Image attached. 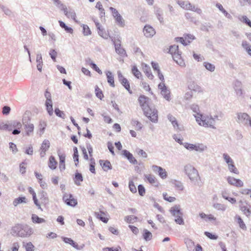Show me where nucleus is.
Returning <instances> with one entry per match:
<instances>
[{
    "mask_svg": "<svg viewBox=\"0 0 251 251\" xmlns=\"http://www.w3.org/2000/svg\"><path fill=\"white\" fill-rule=\"evenodd\" d=\"M12 233L13 235L16 234L19 237H25L32 234V229L27 226H22L20 225H17L12 229Z\"/></svg>",
    "mask_w": 251,
    "mask_h": 251,
    "instance_id": "obj_1",
    "label": "nucleus"
},
{
    "mask_svg": "<svg viewBox=\"0 0 251 251\" xmlns=\"http://www.w3.org/2000/svg\"><path fill=\"white\" fill-rule=\"evenodd\" d=\"M184 170L185 174L192 182L196 183L200 179L198 171L191 165H185Z\"/></svg>",
    "mask_w": 251,
    "mask_h": 251,
    "instance_id": "obj_2",
    "label": "nucleus"
},
{
    "mask_svg": "<svg viewBox=\"0 0 251 251\" xmlns=\"http://www.w3.org/2000/svg\"><path fill=\"white\" fill-rule=\"evenodd\" d=\"M191 109L195 114L194 116L198 124L201 126H208V124L206 123V117L200 113L198 105L193 104L190 106Z\"/></svg>",
    "mask_w": 251,
    "mask_h": 251,
    "instance_id": "obj_3",
    "label": "nucleus"
},
{
    "mask_svg": "<svg viewBox=\"0 0 251 251\" xmlns=\"http://www.w3.org/2000/svg\"><path fill=\"white\" fill-rule=\"evenodd\" d=\"M144 115L147 117L153 123H157L158 121L157 110L155 108H151L150 106L144 108L143 109Z\"/></svg>",
    "mask_w": 251,
    "mask_h": 251,
    "instance_id": "obj_4",
    "label": "nucleus"
},
{
    "mask_svg": "<svg viewBox=\"0 0 251 251\" xmlns=\"http://www.w3.org/2000/svg\"><path fill=\"white\" fill-rule=\"evenodd\" d=\"M223 116V114L221 112L219 113V115H214L213 117L210 116V117H206V123L208 124V126H203L205 127H211L213 129H216V127L214 126L215 123V120H220V118H222Z\"/></svg>",
    "mask_w": 251,
    "mask_h": 251,
    "instance_id": "obj_5",
    "label": "nucleus"
},
{
    "mask_svg": "<svg viewBox=\"0 0 251 251\" xmlns=\"http://www.w3.org/2000/svg\"><path fill=\"white\" fill-rule=\"evenodd\" d=\"M63 200L69 206L74 207L77 204V200L73 197L72 194L68 195L65 193L63 196Z\"/></svg>",
    "mask_w": 251,
    "mask_h": 251,
    "instance_id": "obj_6",
    "label": "nucleus"
},
{
    "mask_svg": "<svg viewBox=\"0 0 251 251\" xmlns=\"http://www.w3.org/2000/svg\"><path fill=\"white\" fill-rule=\"evenodd\" d=\"M143 31L144 35L147 38L152 37L155 34L154 29L150 25H146Z\"/></svg>",
    "mask_w": 251,
    "mask_h": 251,
    "instance_id": "obj_7",
    "label": "nucleus"
},
{
    "mask_svg": "<svg viewBox=\"0 0 251 251\" xmlns=\"http://www.w3.org/2000/svg\"><path fill=\"white\" fill-rule=\"evenodd\" d=\"M138 100L142 110L144 109V108H146L149 106V104L150 99L148 97L144 95H141L139 97Z\"/></svg>",
    "mask_w": 251,
    "mask_h": 251,
    "instance_id": "obj_8",
    "label": "nucleus"
},
{
    "mask_svg": "<svg viewBox=\"0 0 251 251\" xmlns=\"http://www.w3.org/2000/svg\"><path fill=\"white\" fill-rule=\"evenodd\" d=\"M122 154L126 158L130 163L137 164L138 163L137 160L133 157L132 153L126 150L122 151Z\"/></svg>",
    "mask_w": 251,
    "mask_h": 251,
    "instance_id": "obj_9",
    "label": "nucleus"
},
{
    "mask_svg": "<svg viewBox=\"0 0 251 251\" xmlns=\"http://www.w3.org/2000/svg\"><path fill=\"white\" fill-rule=\"evenodd\" d=\"M61 6H62L61 10H63L65 15L69 18H71L73 20H74L75 22H76L75 19V13L74 10H70L69 11H67V8L65 5L64 4H61Z\"/></svg>",
    "mask_w": 251,
    "mask_h": 251,
    "instance_id": "obj_10",
    "label": "nucleus"
},
{
    "mask_svg": "<svg viewBox=\"0 0 251 251\" xmlns=\"http://www.w3.org/2000/svg\"><path fill=\"white\" fill-rule=\"evenodd\" d=\"M112 41L114 43L116 52L118 54L122 55L125 54H126L125 50L123 48H121V45L120 40H117V41H115V40L114 41L113 39H112Z\"/></svg>",
    "mask_w": 251,
    "mask_h": 251,
    "instance_id": "obj_11",
    "label": "nucleus"
},
{
    "mask_svg": "<svg viewBox=\"0 0 251 251\" xmlns=\"http://www.w3.org/2000/svg\"><path fill=\"white\" fill-rule=\"evenodd\" d=\"M181 52H180L179 53H175L174 55L172 56V57L174 60L180 66L184 67L185 66V63L184 60L182 59L181 57Z\"/></svg>",
    "mask_w": 251,
    "mask_h": 251,
    "instance_id": "obj_12",
    "label": "nucleus"
},
{
    "mask_svg": "<svg viewBox=\"0 0 251 251\" xmlns=\"http://www.w3.org/2000/svg\"><path fill=\"white\" fill-rule=\"evenodd\" d=\"M152 169L154 172H157L159 176L163 179L166 178L167 172L165 170L161 167L153 165Z\"/></svg>",
    "mask_w": 251,
    "mask_h": 251,
    "instance_id": "obj_13",
    "label": "nucleus"
},
{
    "mask_svg": "<svg viewBox=\"0 0 251 251\" xmlns=\"http://www.w3.org/2000/svg\"><path fill=\"white\" fill-rule=\"evenodd\" d=\"M170 212L174 217L182 215V212L180 211V206L179 205H175L174 206L172 207L170 209Z\"/></svg>",
    "mask_w": 251,
    "mask_h": 251,
    "instance_id": "obj_14",
    "label": "nucleus"
},
{
    "mask_svg": "<svg viewBox=\"0 0 251 251\" xmlns=\"http://www.w3.org/2000/svg\"><path fill=\"white\" fill-rule=\"evenodd\" d=\"M142 69L143 71L146 74L147 77L150 79H152L153 78V75L151 72L150 67L146 64H143Z\"/></svg>",
    "mask_w": 251,
    "mask_h": 251,
    "instance_id": "obj_15",
    "label": "nucleus"
},
{
    "mask_svg": "<svg viewBox=\"0 0 251 251\" xmlns=\"http://www.w3.org/2000/svg\"><path fill=\"white\" fill-rule=\"evenodd\" d=\"M99 162L104 171L112 169V166L109 161L100 160Z\"/></svg>",
    "mask_w": 251,
    "mask_h": 251,
    "instance_id": "obj_16",
    "label": "nucleus"
},
{
    "mask_svg": "<svg viewBox=\"0 0 251 251\" xmlns=\"http://www.w3.org/2000/svg\"><path fill=\"white\" fill-rule=\"evenodd\" d=\"M36 62H37V70L41 72L43 62L42 60V57L40 52H38L36 55Z\"/></svg>",
    "mask_w": 251,
    "mask_h": 251,
    "instance_id": "obj_17",
    "label": "nucleus"
},
{
    "mask_svg": "<svg viewBox=\"0 0 251 251\" xmlns=\"http://www.w3.org/2000/svg\"><path fill=\"white\" fill-rule=\"evenodd\" d=\"M106 77L107 79V82L112 87H115L114 84V78L112 73L110 71H107L106 73Z\"/></svg>",
    "mask_w": 251,
    "mask_h": 251,
    "instance_id": "obj_18",
    "label": "nucleus"
},
{
    "mask_svg": "<svg viewBox=\"0 0 251 251\" xmlns=\"http://www.w3.org/2000/svg\"><path fill=\"white\" fill-rule=\"evenodd\" d=\"M27 202V199L25 197H20L15 199L13 202V204L15 206H17L18 204L21 203H26Z\"/></svg>",
    "mask_w": 251,
    "mask_h": 251,
    "instance_id": "obj_19",
    "label": "nucleus"
},
{
    "mask_svg": "<svg viewBox=\"0 0 251 251\" xmlns=\"http://www.w3.org/2000/svg\"><path fill=\"white\" fill-rule=\"evenodd\" d=\"M25 129L26 134L28 136L30 135V133H32L34 130V125L33 124L29 123L27 124L24 125Z\"/></svg>",
    "mask_w": 251,
    "mask_h": 251,
    "instance_id": "obj_20",
    "label": "nucleus"
},
{
    "mask_svg": "<svg viewBox=\"0 0 251 251\" xmlns=\"http://www.w3.org/2000/svg\"><path fill=\"white\" fill-rule=\"evenodd\" d=\"M31 220L32 222L35 224H42L46 221L44 219L39 217L35 214H32Z\"/></svg>",
    "mask_w": 251,
    "mask_h": 251,
    "instance_id": "obj_21",
    "label": "nucleus"
},
{
    "mask_svg": "<svg viewBox=\"0 0 251 251\" xmlns=\"http://www.w3.org/2000/svg\"><path fill=\"white\" fill-rule=\"evenodd\" d=\"M143 238L146 241H150L152 239V233L146 229L143 230Z\"/></svg>",
    "mask_w": 251,
    "mask_h": 251,
    "instance_id": "obj_22",
    "label": "nucleus"
},
{
    "mask_svg": "<svg viewBox=\"0 0 251 251\" xmlns=\"http://www.w3.org/2000/svg\"><path fill=\"white\" fill-rule=\"evenodd\" d=\"M207 149L206 146L202 144H195L194 150L199 152H203Z\"/></svg>",
    "mask_w": 251,
    "mask_h": 251,
    "instance_id": "obj_23",
    "label": "nucleus"
},
{
    "mask_svg": "<svg viewBox=\"0 0 251 251\" xmlns=\"http://www.w3.org/2000/svg\"><path fill=\"white\" fill-rule=\"evenodd\" d=\"M216 6L222 13H224L226 17L229 19L232 18V16L227 12V11L224 8L222 4L218 3L216 4Z\"/></svg>",
    "mask_w": 251,
    "mask_h": 251,
    "instance_id": "obj_24",
    "label": "nucleus"
},
{
    "mask_svg": "<svg viewBox=\"0 0 251 251\" xmlns=\"http://www.w3.org/2000/svg\"><path fill=\"white\" fill-rule=\"evenodd\" d=\"M180 51L178 50V46L177 45H172L170 47L168 53L172 54V55H174L175 53H179Z\"/></svg>",
    "mask_w": 251,
    "mask_h": 251,
    "instance_id": "obj_25",
    "label": "nucleus"
},
{
    "mask_svg": "<svg viewBox=\"0 0 251 251\" xmlns=\"http://www.w3.org/2000/svg\"><path fill=\"white\" fill-rule=\"evenodd\" d=\"M57 162L55 161V158L51 156L49 159V167L52 170H54L56 168Z\"/></svg>",
    "mask_w": 251,
    "mask_h": 251,
    "instance_id": "obj_26",
    "label": "nucleus"
},
{
    "mask_svg": "<svg viewBox=\"0 0 251 251\" xmlns=\"http://www.w3.org/2000/svg\"><path fill=\"white\" fill-rule=\"evenodd\" d=\"M241 83L239 81H236L235 83V90L238 96H241L242 90L241 88Z\"/></svg>",
    "mask_w": 251,
    "mask_h": 251,
    "instance_id": "obj_27",
    "label": "nucleus"
},
{
    "mask_svg": "<svg viewBox=\"0 0 251 251\" xmlns=\"http://www.w3.org/2000/svg\"><path fill=\"white\" fill-rule=\"evenodd\" d=\"M172 183L177 189L181 191L183 190L184 186L183 183L181 181L176 180H172Z\"/></svg>",
    "mask_w": 251,
    "mask_h": 251,
    "instance_id": "obj_28",
    "label": "nucleus"
},
{
    "mask_svg": "<svg viewBox=\"0 0 251 251\" xmlns=\"http://www.w3.org/2000/svg\"><path fill=\"white\" fill-rule=\"evenodd\" d=\"M203 65L206 70L211 72H213L215 70V65L210 63L204 62H203Z\"/></svg>",
    "mask_w": 251,
    "mask_h": 251,
    "instance_id": "obj_29",
    "label": "nucleus"
},
{
    "mask_svg": "<svg viewBox=\"0 0 251 251\" xmlns=\"http://www.w3.org/2000/svg\"><path fill=\"white\" fill-rule=\"evenodd\" d=\"M30 120V118L29 117V112L26 111L23 116V118H22L23 125H24L25 124H27V123H30L29 122Z\"/></svg>",
    "mask_w": 251,
    "mask_h": 251,
    "instance_id": "obj_30",
    "label": "nucleus"
},
{
    "mask_svg": "<svg viewBox=\"0 0 251 251\" xmlns=\"http://www.w3.org/2000/svg\"><path fill=\"white\" fill-rule=\"evenodd\" d=\"M137 219L138 218L134 215L127 216L125 218V221L126 222L131 224H133L135 222Z\"/></svg>",
    "mask_w": 251,
    "mask_h": 251,
    "instance_id": "obj_31",
    "label": "nucleus"
},
{
    "mask_svg": "<svg viewBox=\"0 0 251 251\" xmlns=\"http://www.w3.org/2000/svg\"><path fill=\"white\" fill-rule=\"evenodd\" d=\"M161 95L163 96L164 98L167 100L169 101L170 100V92L167 88L163 89L161 91Z\"/></svg>",
    "mask_w": 251,
    "mask_h": 251,
    "instance_id": "obj_32",
    "label": "nucleus"
},
{
    "mask_svg": "<svg viewBox=\"0 0 251 251\" xmlns=\"http://www.w3.org/2000/svg\"><path fill=\"white\" fill-rule=\"evenodd\" d=\"M155 15L156 16V17L157 19L159 20V22L161 24L163 23L164 22V19L162 17V12L160 8H158L155 10Z\"/></svg>",
    "mask_w": 251,
    "mask_h": 251,
    "instance_id": "obj_33",
    "label": "nucleus"
},
{
    "mask_svg": "<svg viewBox=\"0 0 251 251\" xmlns=\"http://www.w3.org/2000/svg\"><path fill=\"white\" fill-rule=\"evenodd\" d=\"M122 85L125 88V89L128 91L130 94H132V91L130 89L129 82L126 78H125L121 82H120Z\"/></svg>",
    "mask_w": 251,
    "mask_h": 251,
    "instance_id": "obj_34",
    "label": "nucleus"
},
{
    "mask_svg": "<svg viewBox=\"0 0 251 251\" xmlns=\"http://www.w3.org/2000/svg\"><path fill=\"white\" fill-rule=\"evenodd\" d=\"M87 62L89 63L92 68L98 73H99L100 75H101L102 74V71L99 69V68L97 66V65L95 63H94L90 59H89V60L87 61Z\"/></svg>",
    "mask_w": 251,
    "mask_h": 251,
    "instance_id": "obj_35",
    "label": "nucleus"
},
{
    "mask_svg": "<svg viewBox=\"0 0 251 251\" xmlns=\"http://www.w3.org/2000/svg\"><path fill=\"white\" fill-rule=\"evenodd\" d=\"M75 183L76 185L79 186L80 185L79 181H83V177L81 174L76 173L75 174Z\"/></svg>",
    "mask_w": 251,
    "mask_h": 251,
    "instance_id": "obj_36",
    "label": "nucleus"
},
{
    "mask_svg": "<svg viewBox=\"0 0 251 251\" xmlns=\"http://www.w3.org/2000/svg\"><path fill=\"white\" fill-rule=\"evenodd\" d=\"M235 218L237 219V222L239 224L240 227L243 229H246V226L242 218L239 216L238 215H236L235 217Z\"/></svg>",
    "mask_w": 251,
    "mask_h": 251,
    "instance_id": "obj_37",
    "label": "nucleus"
},
{
    "mask_svg": "<svg viewBox=\"0 0 251 251\" xmlns=\"http://www.w3.org/2000/svg\"><path fill=\"white\" fill-rule=\"evenodd\" d=\"M213 207L218 210L224 211L226 209V206L225 204L216 203L213 204Z\"/></svg>",
    "mask_w": 251,
    "mask_h": 251,
    "instance_id": "obj_38",
    "label": "nucleus"
},
{
    "mask_svg": "<svg viewBox=\"0 0 251 251\" xmlns=\"http://www.w3.org/2000/svg\"><path fill=\"white\" fill-rule=\"evenodd\" d=\"M131 125L135 126L136 130H140L142 128V124L138 121L133 119L131 122Z\"/></svg>",
    "mask_w": 251,
    "mask_h": 251,
    "instance_id": "obj_39",
    "label": "nucleus"
},
{
    "mask_svg": "<svg viewBox=\"0 0 251 251\" xmlns=\"http://www.w3.org/2000/svg\"><path fill=\"white\" fill-rule=\"evenodd\" d=\"M50 147V143L49 140H45L43 141L41 147V150L47 151Z\"/></svg>",
    "mask_w": 251,
    "mask_h": 251,
    "instance_id": "obj_40",
    "label": "nucleus"
},
{
    "mask_svg": "<svg viewBox=\"0 0 251 251\" xmlns=\"http://www.w3.org/2000/svg\"><path fill=\"white\" fill-rule=\"evenodd\" d=\"M144 177L151 184H154L156 182V179L154 176L151 175H144Z\"/></svg>",
    "mask_w": 251,
    "mask_h": 251,
    "instance_id": "obj_41",
    "label": "nucleus"
},
{
    "mask_svg": "<svg viewBox=\"0 0 251 251\" xmlns=\"http://www.w3.org/2000/svg\"><path fill=\"white\" fill-rule=\"evenodd\" d=\"M116 23L117 24L121 26V27H124L125 25V21L124 19L123 18L122 16H119L118 18H117L115 19Z\"/></svg>",
    "mask_w": 251,
    "mask_h": 251,
    "instance_id": "obj_42",
    "label": "nucleus"
},
{
    "mask_svg": "<svg viewBox=\"0 0 251 251\" xmlns=\"http://www.w3.org/2000/svg\"><path fill=\"white\" fill-rule=\"evenodd\" d=\"M98 31V33L100 36L102 37L104 39H107L108 37V34L104 30L103 28L101 27H100V28H97Z\"/></svg>",
    "mask_w": 251,
    "mask_h": 251,
    "instance_id": "obj_43",
    "label": "nucleus"
},
{
    "mask_svg": "<svg viewBox=\"0 0 251 251\" xmlns=\"http://www.w3.org/2000/svg\"><path fill=\"white\" fill-rule=\"evenodd\" d=\"M73 158L74 159V161L75 162V165L76 166L78 163V153L77 149L76 147L74 148Z\"/></svg>",
    "mask_w": 251,
    "mask_h": 251,
    "instance_id": "obj_44",
    "label": "nucleus"
},
{
    "mask_svg": "<svg viewBox=\"0 0 251 251\" xmlns=\"http://www.w3.org/2000/svg\"><path fill=\"white\" fill-rule=\"evenodd\" d=\"M132 73L133 75L137 78H139L141 76V72L138 70L137 68L134 66L132 68Z\"/></svg>",
    "mask_w": 251,
    "mask_h": 251,
    "instance_id": "obj_45",
    "label": "nucleus"
},
{
    "mask_svg": "<svg viewBox=\"0 0 251 251\" xmlns=\"http://www.w3.org/2000/svg\"><path fill=\"white\" fill-rule=\"evenodd\" d=\"M54 112L57 116L63 119H64L66 117V115L64 112L62 111H61L58 108H56L55 109Z\"/></svg>",
    "mask_w": 251,
    "mask_h": 251,
    "instance_id": "obj_46",
    "label": "nucleus"
},
{
    "mask_svg": "<svg viewBox=\"0 0 251 251\" xmlns=\"http://www.w3.org/2000/svg\"><path fill=\"white\" fill-rule=\"evenodd\" d=\"M228 168L230 172L236 174H239V171L234 165V162L228 165Z\"/></svg>",
    "mask_w": 251,
    "mask_h": 251,
    "instance_id": "obj_47",
    "label": "nucleus"
},
{
    "mask_svg": "<svg viewBox=\"0 0 251 251\" xmlns=\"http://www.w3.org/2000/svg\"><path fill=\"white\" fill-rule=\"evenodd\" d=\"M95 93L96 96L100 100H101L102 98L103 97V95L102 91L100 90V89L98 87V86H96L95 87Z\"/></svg>",
    "mask_w": 251,
    "mask_h": 251,
    "instance_id": "obj_48",
    "label": "nucleus"
},
{
    "mask_svg": "<svg viewBox=\"0 0 251 251\" xmlns=\"http://www.w3.org/2000/svg\"><path fill=\"white\" fill-rule=\"evenodd\" d=\"M109 9L111 11L112 16L114 17V19H116L117 18H118L119 16H121L116 9L112 7H109Z\"/></svg>",
    "mask_w": 251,
    "mask_h": 251,
    "instance_id": "obj_49",
    "label": "nucleus"
},
{
    "mask_svg": "<svg viewBox=\"0 0 251 251\" xmlns=\"http://www.w3.org/2000/svg\"><path fill=\"white\" fill-rule=\"evenodd\" d=\"M177 3L183 9H184L185 10H187L188 7V4H189L190 2L189 1L178 0Z\"/></svg>",
    "mask_w": 251,
    "mask_h": 251,
    "instance_id": "obj_50",
    "label": "nucleus"
},
{
    "mask_svg": "<svg viewBox=\"0 0 251 251\" xmlns=\"http://www.w3.org/2000/svg\"><path fill=\"white\" fill-rule=\"evenodd\" d=\"M223 158L225 162L227 164V165H229L230 164L233 163V160L226 153L223 154Z\"/></svg>",
    "mask_w": 251,
    "mask_h": 251,
    "instance_id": "obj_51",
    "label": "nucleus"
},
{
    "mask_svg": "<svg viewBox=\"0 0 251 251\" xmlns=\"http://www.w3.org/2000/svg\"><path fill=\"white\" fill-rule=\"evenodd\" d=\"M39 197H40V200L43 201L44 202H47L48 201V199L47 197V193L44 191H42L40 194H39Z\"/></svg>",
    "mask_w": 251,
    "mask_h": 251,
    "instance_id": "obj_52",
    "label": "nucleus"
},
{
    "mask_svg": "<svg viewBox=\"0 0 251 251\" xmlns=\"http://www.w3.org/2000/svg\"><path fill=\"white\" fill-rule=\"evenodd\" d=\"M182 215H180L177 216H176L175 219V222L178 225H184V220L182 217Z\"/></svg>",
    "mask_w": 251,
    "mask_h": 251,
    "instance_id": "obj_53",
    "label": "nucleus"
},
{
    "mask_svg": "<svg viewBox=\"0 0 251 251\" xmlns=\"http://www.w3.org/2000/svg\"><path fill=\"white\" fill-rule=\"evenodd\" d=\"M3 12L7 16H10L12 15V11L8 9V8L4 6L3 5H1L0 6Z\"/></svg>",
    "mask_w": 251,
    "mask_h": 251,
    "instance_id": "obj_54",
    "label": "nucleus"
},
{
    "mask_svg": "<svg viewBox=\"0 0 251 251\" xmlns=\"http://www.w3.org/2000/svg\"><path fill=\"white\" fill-rule=\"evenodd\" d=\"M83 34L85 36H88L91 34V31L88 25H83Z\"/></svg>",
    "mask_w": 251,
    "mask_h": 251,
    "instance_id": "obj_55",
    "label": "nucleus"
},
{
    "mask_svg": "<svg viewBox=\"0 0 251 251\" xmlns=\"http://www.w3.org/2000/svg\"><path fill=\"white\" fill-rule=\"evenodd\" d=\"M184 38L185 42H186L188 44L194 39V36L191 34H186L184 35Z\"/></svg>",
    "mask_w": 251,
    "mask_h": 251,
    "instance_id": "obj_56",
    "label": "nucleus"
},
{
    "mask_svg": "<svg viewBox=\"0 0 251 251\" xmlns=\"http://www.w3.org/2000/svg\"><path fill=\"white\" fill-rule=\"evenodd\" d=\"M128 185H129V188L130 189V191L132 193H136L137 189H136L135 186L134 184V182H133V181H132V180L129 181Z\"/></svg>",
    "mask_w": 251,
    "mask_h": 251,
    "instance_id": "obj_57",
    "label": "nucleus"
},
{
    "mask_svg": "<svg viewBox=\"0 0 251 251\" xmlns=\"http://www.w3.org/2000/svg\"><path fill=\"white\" fill-rule=\"evenodd\" d=\"M163 196L165 200L171 202H173L176 200V198L175 197L168 196L166 193H163Z\"/></svg>",
    "mask_w": 251,
    "mask_h": 251,
    "instance_id": "obj_58",
    "label": "nucleus"
},
{
    "mask_svg": "<svg viewBox=\"0 0 251 251\" xmlns=\"http://www.w3.org/2000/svg\"><path fill=\"white\" fill-rule=\"evenodd\" d=\"M49 55L53 61H56L57 52L54 50L51 49L50 51Z\"/></svg>",
    "mask_w": 251,
    "mask_h": 251,
    "instance_id": "obj_59",
    "label": "nucleus"
},
{
    "mask_svg": "<svg viewBox=\"0 0 251 251\" xmlns=\"http://www.w3.org/2000/svg\"><path fill=\"white\" fill-rule=\"evenodd\" d=\"M95 215H96L97 217L100 220H101L102 222H103L104 223H107L108 219L104 217L101 214H100L98 212H96Z\"/></svg>",
    "mask_w": 251,
    "mask_h": 251,
    "instance_id": "obj_60",
    "label": "nucleus"
},
{
    "mask_svg": "<svg viewBox=\"0 0 251 251\" xmlns=\"http://www.w3.org/2000/svg\"><path fill=\"white\" fill-rule=\"evenodd\" d=\"M240 209L247 216L250 215L251 214V211H250V209L248 208H247V207H246V206L241 205Z\"/></svg>",
    "mask_w": 251,
    "mask_h": 251,
    "instance_id": "obj_61",
    "label": "nucleus"
},
{
    "mask_svg": "<svg viewBox=\"0 0 251 251\" xmlns=\"http://www.w3.org/2000/svg\"><path fill=\"white\" fill-rule=\"evenodd\" d=\"M138 190L139 194L141 196H143L145 194V189L143 185L142 184H140L138 186Z\"/></svg>",
    "mask_w": 251,
    "mask_h": 251,
    "instance_id": "obj_62",
    "label": "nucleus"
},
{
    "mask_svg": "<svg viewBox=\"0 0 251 251\" xmlns=\"http://www.w3.org/2000/svg\"><path fill=\"white\" fill-rule=\"evenodd\" d=\"M10 122L12 124V126H13V128H21L22 127V125L21 123V122L17 121H13Z\"/></svg>",
    "mask_w": 251,
    "mask_h": 251,
    "instance_id": "obj_63",
    "label": "nucleus"
},
{
    "mask_svg": "<svg viewBox=\"0 0 251 251\" xmlns=\"http://www.w3.org/2000/svg\"><path fill=\"white\" fill-rule=\"evenodd\" d=\"M103 251H121V248L119 246L117 247L116 249L113 248L106 247L103 249Z\"/></svg>",
    "mask_w": 251,
    "mask_h": 251,
    "instance_id": "obj_64",
    "label": "nucleus"
}]
</instances>
